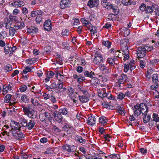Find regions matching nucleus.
Segmentation results:
<instances>
[{"label": "nucleus", "instance_id": "5701e85b", "mask_svg": "<svg viewBox=\"0 0 159 159\" xmlns=\"http://www.w3.org/2000/svg\"><path fill=\"white\" fill-rule=\"evenodd\" d=\"M116 60H117V58L115 57H114L113 58H108L107 61V62L111 66H113L114 64L116 63L115 61Z\"/></svg>", "mask_w": 159, "mask_h": 159}, {"label": "nucleus", "instance_id": "a19ab883", "mask_svg": "<svg viewBox=\"0 0 159 159\" xmlns=\"http://www.w3.org/2000/svg\"><path fill=\"white\" fill-rule=\"evenodd\" d=\"M4 70L6 72H8L11 71L12 70L11 66L10 64H7L4 66Z\"/></svg>", "mask_w": 159, "mask_h": 159}, {"label": "nucleus", "instance_id": "423d86ee", "mask_svg": "<svg viewBox=\"0 0 159 159\" xmlns=\"http://www.w3.org/2000/svg\"><path fill=\"white\" fill-rule=\"evenodd\" d=\"M128 40L127 39H123L120 41V44L122 49L123 50L127 51L128 50V47L129 46Z\"/></svg>", "mask_w": 159, "mask_h": 159}, {"label": "nucleus", "instance_id": "dca6fc26", "mask_svg": "<svg viewBox=\"0 0 159 159\" xmlns=\"http://www.w3.org/2000/svg\"><path fill=\"white\" fill-rule=\"evenodd\" d=\"M142 115H143V123H147L150 121V119H151L150 116L148 115V113H147V112H144V113H143Z\"/></svg>", "mask_w": 159, "mask_h": 159}, {"label": "nucleus", "instance_id": "8fccbe9b", "mask_svg": "<svg viewBox=\"0 0 159 159\" xmlns=\"http://www.w3.org/2000/svg\"><path fill=\"white\" fill-rule=\"evenodd\" d=\"M50 85L52 91L53 90L56 89L58 86V85L55 82L52 83Z\"/></svg>", "mask_w": 159, "mask_h": 159}, {"label": "nucleus", "instance_id": "c85d7f7f", "mask_svg": "<svg viewBox=\"0 0 159 159\" xmlns=\"http://www.w3.org/2000/svg\"><path fill=\"white\" fill-rule=\"evenodd\" d=\"M51 50V47L50 46H46L44 49L43 53L45 54H49Z\"/></svg>", "mask_w": 159, "mask_h": 159}, {"label": "nucleus", "instance_id": "393cba45", "mask_svg": "<svg viewBox=\"0 0 159 159\" xmlns=\"http://www.w3.org/2000/svg\"><path fill=\"white\" fill-rule=\"evenodd\" d=\"M99 67L101 70L103 72L106 73H108L109 72V69L108 67H106L104 65L100 64L99 65Z\"/></svg>", "mask_w": 159, "mask_h": 159}, {"label": "nucleus", "instance_id": "603ef678", "mask_svg": "<svg viewBox=\"0 0 159 159\" xmlns=\"http://www.w3.org/2000/svg\"><path fill=\"white\" fill-rule=\"evenodd\" d=\"M62 36H67L69 34V31L66 29H63L61 33Z\"/></svg>", "mask_w": 159, "mask_h": 159}, {"label": "nucleus", "instance_id": "c9c22d12", "mask_svg": "<svg viewBox=\"0 0 159 159\" xmlns=\"http://www.w3.org/2000/svg\"><path fill=\"white\" fill-rule=\"evenodd\" d=\"M37 58H30L26 60V62L30 64H32L35 63L36 61H37Z\"/></svg>", "mask_w": 159, "mask_h": 159}, {"label": "nucleus", "instance_id": "e433bc0d", "mask_svg": "<svg viewBox=\"0 0 159 159\" xmlns=\"http://www.w3.org/2000/svg\"><path fill=\"white\" fill-rule=\"evenodd\" d=\"M99 120L101 125H104L107 122V119L104 116H101L99 118Z\"/></svg>", "mask_w": 159, "mask_h": 159}, {"label": "nucleus", "instance_id": "bf43d9fd", "mask_svg": "<svg viewBox=\"0 0 159 159\" xmlns=\"http://www.w3.org/2000/svg\"><path fill=\"white\" fill-rule=\"evenodd\" d=\"M55 74L52 71H49L47 75V77H49L50 78L53 77Z\"/></svg>", "mask_w": 159, "mask_h": 159}, {"label": "nucleus", "instance_id": "49530a36", "mask_svg": "<svg viewBox=\"0 0 159 159\" xmlns=\"http://www.w3.org/2000/svg\"><path fill=\"white\" fill-rule=\"evenodd\" d=\"M102 43L103 45L109 48L111 47V43L110 42L108 41H102Z\"/></svg>", "mask_w": 159, "mask_h": 159}, {"label": "nucleus", "instance_id": "864d4df0", "mask_svg": "<svg viewBox=\"0 0 159 159\" xmlns=\"http://www.w3.org/2000/svg\"><path fill=\"white\" fill-rule=\"evenodd\" d=\"M155 84L152 85L151 86V89L152 90H155V91H157L159 87V84Z\"/></svg>", "mask_w": 159, "mask_h": 159}, {"label": "nucleus", "instance_id": "774afa93", "mask_svg": "<svg viewBox=\"0 0 159 159\" xmlns=\"http://www.w3.org/2000/svg\"><path fill=\"white\" fill-rule=\"evenodd\" d=\"M27 89V87L26 85H24L21 86L20 88V90L21 92H23L26 91Z\"/></svg>", "mask_w": 159, "mask_h": 159}, {"label": "nucleus", "instance_id": "39448f33", "mask_svg": "<svg viewBox=\"0 0 159 159\" xmlns=\"http://www.w3.org/2000/svg\"><path fill=\"white\" fill-rule=\"evenodd\" d=\"M103 58L102 55L99 53H96L95 55V58L93 60L94 63L97 64H99L100 62H103Z\"/></svg>", "mask_w": 159, "mask_h": 159}, {"label": "nucleus", "instance_id": "e2e57ef3", "mask_svg": "<svg viewBox=\"0 0 159 159\" xmlns=\"http://www.w3.org/2000/svg\"><path fill=\"white\" fill-rule=\"evenodd\" d=\"M31 70V69L30 67L27 66L23 70V73L25 74H26L27 72L30 71Z\"/></svg>", "mask_w": 159, "mask_h": 159}, {"label": "nucleus", "instance_id": "bb28decb", "mask_svg": "<svg viewBox=\"0 0 159 159\" xmlns=\"http://www.w3.org/2000/svg\"><path fill=\"white\" fill-rule=\"evenodd\" d=\"M59 113L63 115H66L68 113V110L67 108L66 107H62L59 109L58 111Z\"/></svg>", "mask_w": 159, "mask_h": 159}, {"label": "nucleus", "instance_id": "052dcab7", "mask_svg": "<svg viewBox=\"0 0 159 159\" xmlns=\"http://www.w3.org/2000/svg\"><path fill=\"white\" fill-rule=\"evenodd\" d=\"M129 64H125L124 65V71L125 72H127L128 70L129 69Z\"/></svg>", "mask_w": 159, "mask_h": 159}, {"label": "nucleus", "instance_id": "09e8293b", "mask_svg": "<svg viewBox=\"0 0 159 159\" xmlns=\"http://www.w3.org/2000/svg\"><path fill=\"white\" fill-rule=\"evenodd\" d=\"M35 20L37 24H40L42 20V16H37Z\"/></svg>", "mask_w": 159, "mask_h": 159}, {"label": "nucleus", "instance_id": "5fc2aeb1", "mask_svg": "<svg viewBox=\"0 0 159 159\" xmlns=\"http://www.w3.org/2000/svg\"><path fill=\"white\" fill-rule=\"evenodd\" d=\"M53 93H51V96H50V100L53 103H55L56 102V100L55 97L53 95Z\"/></svg>", "mask_w": 159, "mask_h": 159}, {"label": "nucleus", "instance_id": "f8f14e48", "mask_svg": "<svg viewBox=\"0 0 159 159\" xmlns=\"http://www.w3.org/2000/svg\"><path fill=\"white\" fill-rule=\"evenodd\" d=\"M38 32V28L34 26H31L27 29V32L31 35H33L34 34H36Z\"/></svg>", "mask_w": 159, "mask_h": 159}, {"label": "nucleus", "instance_id": "69168bd1", "mask_svg": "<svg viewBox=\"0 0 159 159\" xmlns=\"http://www.w3.org/2000/svg\"><path fill=\"white\" fill-rule=\"evenodd\" d=\"M134 113L135 116H138L141 113H142V112L140 111V110H134Z\"/></svg>", "mask_w": 159, "mask_h": 159}, {"label": "nucleus", "instance_id": "7ed1b4c3", "mask_svg": "<svg viewBox=\"0 0 159 159\" xmlns=\"http://www.w3.org/2000/svg\"><path fill=\"white\" fill-rule=\"evenodd\" d=\"M128 79V77L126 75L124 74H122L119 76L117 79L118 82L116 83L118 86L120 87V84H123L126 83Z\"/></svg>", "mask_w": 159, "mask_h": 159}, {"label": "nucleus", "instance_id": "79ce46f5", "mask_svg": "<svg viewBox=\"0 0 159 159\" xmlns=\"http://www.w3.org/2000/svg\"><path fill=\"white\" fill-rule=\"evenodd\" d=\"M154 7L152 5L151 6H147L146 8V13H151L153 12Z\"/></svg>", "mask_w": 159, "mask_h": 159}, {"label": "nucleus", "instance_id": "2eb2a0df", "mask_svg": "<svg viewBox=\"0 0 159 159\" xmlns=\"http://www.w3.org/2000/svg\"><path fill=\"white\" fill-rule=\"evenodd\" d=\"M14 26L16 30H17L23 29L25 27V25L23 22L18 21L15 23Z\"/></svg>", "mask_w": 159, "mask_h": 159}, {"label": "nucleus", "instance_id": "3c124183", "mask_svg": "<svg viewBox=\"0 0 159 159\" xmlns=\"http://www.w3.org/2000/svg\"><path fill=\"white\" fill-rule=\"evenodd\" d=\"M125 96V95H124L122 93H120L117 95V98L119 99L122 100Z\"/></svg>", "mask_w": 159, "mask_h": 159}, {"label": "nucleus", "instance_id": "cd10ccee", "mask_svg": "<svg viewBox=\"0 0 159 159\" xmlns=\"http://www.w3.org/2000/svg\"><path fill=\"white\" fill-rule=\"evenodd\" d=\"M115 13V14H110L107 16L108 19L110 20H116L117 17V13Z\"/></svg>", "mask_w": 159, "mask_h": 159}, {"label": "nucleus", "instance_id": "6ab92c4d", "mask_svg": "<svg viewBox=\"0 0 159 159\" xmlns=\"http://www.w3.org/2000/svg\"><path fill=\"white\" fill-rule=\"evenodd\" d=\"M11 130L13 131H15L17 130H20V125L19 123L17 122H14L13 123H12L11 125Z\"/></svg>", "mask_w": 159, "mask_h": 159}, {"label": "nucleus", "instance_id": "72a5a7b5", "mask_svg": "<svg viewBox=\"0 0 159 159\" xmlns=\"http://www.w3.org/2000/svg\"><path fill=\"white\" fill-rule=\"evenodd\" d=\"M5 26L6 29H10V28L11 27V23H10V21L8 18H7L5 19Z\"/></svg>", "mask_w": 159, "mask_h": 159}, {"label": "nucleus", "instance_id": "4be33fe9", "mask_svg": "<svg viewBox=\"0 0 159 159\" xmlns=\"http://www.w3.org/2000/svg\"><path fill=\"white\" fill-rule=\"evenodd\" d=\"M96 119L95 116H90L88 119V124L90 125H93L96 123Z\"/></svg>", "mask_w": 159, "mask_h": 159}, {"label": "nucleus", "instance_id": "a878e982", "mask_svg": "<svg viewBox=\"0 0 159 159\" xmlns=\"http://www.w3.org/2000/svg\"><path fill=\"white\" fill-rule=\"evenodd\" d=\"M21 100L25 103H29L30 102V98L26 95H24L21 97Z\"/></svg>", "mask_w": 159, "mask_h": 159}, {"label": "nucleus", "instance_id": "9d476101", "mask_svg": "<svg viewBox=\"0 0 159 159\" xmlns=\"http://www.w3.org/2000/svg\"><path fill=\"white\" fill-rule=\"evenodd\" d=\"M44 28L48 31H50L52 29L51 21L49 19L46 20L44 23Z\"/></svg>", "mask_w": 159, "mask_h": 159}, {"label": "nucleus", "instance_id": "c03bdc74", "mask_svg": "<svg viewBox=\"0 0 159 159\" xmlns=\"http://www.w3.org/2000/svg\"><path fill=\"white\" fill-rule=\"evenodd\" d=\"M153 121H155L156 122L159 121V117H158V115L156 113H154L152 115Z\"/></svg>", "mask_w": 159, "mask_h": 159}, {"label": "nucleus", "instance_id": "412c9836", "mask_svg": "<svg viewBox=\"0 0 159 159\" xmlns=\"http://www.w3.org/2000/svg\"><path fill=\"white\" fill-rule=\"evenodd\" d=\"M35 122L33 120H30L28 122L26 127L29 130L32 129L34 126L35 125Z\"/></svg>", "mask_w": 159, "mask_h": 159}, {"label": "nucleus", "instance_id": "ddd939ff", "mask_svg": "<svg viewBox=\"0 0 159 159\" xmlns=\"http://www.w3.org/2000/svg\"><path fill=\"white\" fill-rule=\"evenodd\" d=\"M89 95H79L78 96L79 100L80 102L82 103L86 102L89 101Z\"/></svg>", "mask_w": 159, "mask_h": 159}, {"label": "nucleus", "instance_id": "1a4fd4ad", "mask_svg": "<svg viewBox=\"0 0 159 159\" xmlns=\"http://www.w3.org/2000/svg\"><path fill=\"white\" fill-rule=\"evenodd\" d=\"M105 3L106 5V8L108 10H112L114 13H116L117 10V6L113 5L109 2H106Z\"/></svg>", "mask_w": 159, "mask_h": 159}, {"label": "nucleus", "instance_id": "680f3d73", "mask_svg": "<svg viewBox=\"0 0 159 159\" xmlns=\"http://www.w3.org/2000/svg\"><path fill=\"white\" fill-rule=\"evenodd\" d=\"M18 5V6L19 7H20L21 6H23L24 5V3L23 1H20L19 2H14V4H15Z\"/></svg>", "mask_w": 159, "mask_h": 159}, {"label": "nucleus", "instance_id": "338daca9", "mask_svg": "<svg viewBox=\"0 0 159 159\" xmlns=\"http://www.w3.org/2000/svg\"><path fill=\"white\" fill-rule=\"evenodd\" d=\"M132 108L134 111V110H140L139 104H137L136 105H135L134 107H132Z\"/></svg>", "mask_w": 159, "mask_h": 159}, {"label": "nucleus", "instance_id": "b1692460", "mask_svg": "<svg viewBox=\"0 0 159 159\" xmlns=\"http://www.w3.org/2000/svg\"><path fill=\"white\" fill-rule=\"evenodd\" d=\"M68 4V0H62L60 3V6L61 9L66 8Z\"/></svg>", "mask_w": 159, "mask_h": 159}, {"label": "nucleus", "instance_id": "0e129e2a", "mask_svg": "<svg viewBox=\"0 0 159 159\" xmlns=\"http://www.w3.org/2000/svg\"><path fill=\"white\" fill-rule=\"evenodd\" d=\"M32 98H39L40 97V95L38 93H34L32 95Z\"/></svg>", "mask_w": 159, "mask_h": 159}, {"label": "nucleus", "instance_id": "9b49d317", "mask_svg": "<svg viewBox=\"0 0 159 159\" xmlns=\"http://www.w3.org/2000/svg\"><path fill=\"white\" fill-rule=\"evenodd\" d=\"M99 0H89L88 2L87 5L90 8H92L93 7H97L99 4Z\"/></svg>", "mask_w": 159, "mask_h": 159}, {"label": "nucleus", "instance_id": "4468645a", "mask_svg": "<svg viewBox=\"0 0 159 159\" xmlns=\"http://www.w3.org/2000/svg\"><path fill=\"white\" fill-rule=\"evenodd\" d=\"M98 96L101 98L107 97L109 99H111V95H109V94H107L104 90L99 91L98 92Z\"/></svg>", "mask_w": 159, "mask_h": 159}, {"label": "nucleus", "instance_id": "473e14b6", "mask_svg": "<svg viewBox=\"0 0 159 159\" xmlns=\"http://www.w3.org/2000/svg\"><path fill=\"white\" fill-rule=\"evenodd\" d=\"M152 80L153 82L155 84H158L159 82L158 80V75L157 74H154L152 77Z\"/></svg>", "mask_w": 159, "mask_h": 159}, {"label": "nucleus", "instance_id": "2f4dec72", "mask_svg": "<svg viewBox=\"0 0 159 159\" xmlns=\"http://www.w3.org/2000/svg\"><path fill=\"white\" fill-rule=\"evenodd\" d=\"M84 75L86 76L92 78L94 75V74L92 71L90 72L88 71H86L84 72Z\"/></svg>", "mask_w": 159, "mask_h": 159}, {"label": "nucleus", "instance_id": "0eeeda50", "mask_svg": "<svg viewBox=\"0 0 159 159\" xmlns=\"http://www.w3.org/2000/svg\"><path fill=\"white\" fill-rule=\"evenodd\" d=\"M52 113V116L54 117L55 120L58 123L61 122L62 119L61 114L57 111H53Z\"/></svg>", "mask_w": 159, "mask_h": 159}, {"label": "nucleus", "instance_id": "7c9ffc66", "mask_svg": "<svg viewBox=\"0 0 159 159\" xmlns=\"http://www.w3.org/2000/svg\"><path fill=\"white\" fill-rule=\"evenodd\" d=\"M16 30L15 28L13 27L10 28L9 30V35L11 37L14 36L16 31Z\"/></svg>", "mask_w": 159, "mask_h": 159}, {"label": "nucleus", "instance_id": "6e6552de", "mask_svg": "<svg viewBox=\"0 0 159 159\" xmlns=\"http://www.w3.org/2000/svg\"><path fill=\"white\" fill-rule=\"evenodd\" d=\"M62 130L66 131L69 135H72L74 133L73 128L68 125H66L63 127Z\"/></svg>", "mask_w": 159, "mask_h": 159}, {"label": "nucleus", "instance_id": "aec40b11", "mask_svg": "<svg viewBox=\"0 0 159 159\" xmlns=\"http://www.w3.org/2000/svg\"><path fill=\"white\" fill-rule=\"evenodd\" d=\"M139 106L140 110L141 111L142 115L143 114V113H144V112H147V113H148V107L145 104L141 103L139 104Z\"/></svg>", "mask_w": 159, "mask_h": 159}, {"label": "nucleus", "instance_id": "f03ea898", "mask_svg": "<svg viewBox=\"0 0 159 159\" xmlns=\"http://www.w3.org/2000/svg\"><path fill=\"white\" fill-rule=\"evenodd\" d=\"M137 54L138 57L142 58L146 55V49L144 47L140 46L138 47L137 50Z\"/></svg>", "mask_w": 159, "mask_h": 159}, {"label": "nucleus", "instance_id": "a211bd4d", "mask_svg": "<svg viewBox=\"0 0 159 159\" xmlns=\"http://www.w3.org/2000/svg\"><path fill=\"white\" fill-rule=\"evenodd\" d=\"M43 12L40 10H37L32 11L31 13V16L32 17H34L36 16H42Z\"/></svg>", "mask_w": 159, "mask_h": 159}, {"label": "nucleus", "instance_id": "a18cd8bd", "mask_svg": "<svg viewBox=\"0 0 159 159\" xmlns=\"http://www.w3.org/2000/svg\"><path fill=\"white\" fill-rule=\"evenodd\" d=\"M54 60L56 62L57 64L61 65L62 64V59L59 57H56Z\"/></svg>", "mask_w": 159, "mask_h": 159}, {"label": "nucleus", "instance_id": "37998d69", "mask_svg": "<svg viewBox=\"0 0 159 159\" xmlns=\"http://www.w3.org/2000/svg\"><path fill=\"white\" fill-rule=\"evenodd\" d=\"M122 3L125 6H129L132 3L131 0H122Z\"/></svg>", "mask_w": 159, "mask_h": 159}, {"label": "nucleus", "instance_id": "4d7b16f0", "mask_svg": "<svg viewBox=\"0 0 159 159\" xmlns=\"http://www.w3.org/2000/svg\"><path fill=\"white\" fill-rule=\"evenodd\" d=\"M39 119L40 120L43 122V121H47L44 114H41L39 116Z\"/></svg>", "mask_w": 159, "mask_h": 159}, {"label": "nucleus", "instance_id": "f257e3e1", "mask_svg": "<svg viewBox=\"0 0 159 159\" xmlns=\"http://www.w3.org/2000/svg\"><path fill=\"white\" fill-rule=\"evenodd\" d=\"M23 111L24 114L27 116L29 117L31 119H34L36 118L37 113L34 110L32 106L30 104H28L26 106L22 105Z\"/></svg>", "mask_w": 159, "mask_h": 159}, {"label": "nucleus", "instance_id": "de8ad7c7", "mask_svg": "<svg viewBox=\"0 0 159 159\" xmlns=\"http://www.w3.org/2000/svg\"><path fill=\"white\" fill-rule=\"evenodd\" d=\"M63 148L64 150L67 151L68 152H70L71 151L70 146L68 145H66L63 146Z\"/></svg>", "mask_w": 159, "mask_h": 159}, {"label": "nucleus", "instance_id": "ea45409f", "mask_svg": "<svg viewBox=\"0 0 159 159\" xmlns=\"http://www.w3.org/2000/svg\"><path fill=\"white\" fill-rule=\"evenodd\" d=\"M44 115L47 121H51L52 120V117L51 116V115L49 113L45 112L44 113Z\"/></svg>", "mask_w": 159, "mask_h": 159}, {"label": "nucleus", "instance_id": "13d9d810", "mask_svg": "<svg viewBox=\"0 0 159 159\" xmlns=\"http://www.w3.org/2000/svg\"><path fill=\"white\" fill-rule=\"evenodd\" d=\"M10 132L11 133V134H12L16 138V139H18V133H16L15 131H13L11 130H9Z\"/></svg>", "mask_w": 159, "mask_h": 159}, {"label": "nucleus", "instance_id": "6e6d98bb", "mask_svg": "<svg viewBox=\"0 0 159 159\" xmlns=\"http://www.w3.org/2000/svg\"><path fill=\"white\" fill-rule=\"evenodd\" d=\"M146 7H147L146 6V5L144 3H142L139 7L140 10L142 11H146Z\"/></svg>", "mask_w": 159, "mask_h": 159}, {"label": "nucleus", "instance_id": "58836bf2", "mask_svg": "<svg viewBox=\"0 0 159 159\" xmlns=\"http://www.w3.org/2000/svg\"><path fill=\"white\" fill-rule=\"evenodd\" d=\"M12 95L11 94H7L5 97L4 99V101L6 103H10L11 98Z\"/></svg>", "mask_w": 159, "mask_h": 159}, {"label": "nucleus", "instance_id": "f3484780", "mask_svg": "<svg viewBox=\"0 0 159 159\" xmlns=\"http://www.w3.org/2000/svg\"><path fill=\"white\" fill-rule=\"evenodd\" d=\"M16 49V47H11L8 46L4 48L5 52L6 54L7 53L12 54Z\"/></svg>", "mask_w": 159, "mask_h": 159}, {"label": "nucleus", "instance_id": "4c0bfd02", "mask_svg": "<svg viewBox=\"0 0 159 159\" xmlns=\"http://www.w3.org/2000/svg\"><path fill=\"white\" fill-rule=\"evenodd\" d=\"M159 62V60L157 59H154L150 61L149 65L150 66H155L157 63Z\"/></svg>", "mask_w": 159, "mask_h": 159}, {"label": "nucleus", "instance_id": "c756f323", "mask_svg": "<svg viewBox=\"0 0 159 159\" xmlns=\"http://www.w3.org/2000/svg\"><path fill=\"white\" fill-rule=\"evenodd\" d=\"M20 122L22 126L24 127H26L28 121L25 118H21L20 119Z\"/></svg>", "mask_w": 159, "mask_h": 159}, {"label": "nucleus", "instance_id": "20e7f679", "mask_svg": "<svg viewBox=\"0 0 159 159\" xmlns=\"http://www.w3.org/2000/svg\"><path fill=\"white\" fill-rule=\"evenodd\" d=\"M76 94H83L85 95H89L87 90L84 87L80 85H78L77 88Z\"/></svg>", "mask_w": 159, "mask_h": 159}, {"label": "nucleus", "instance_id": "f704fd0d", "mask_svg": "<svg viewBox=\"0 0 159 159\" xmlns=\"http://www.w3.org/2000/svg\"><path fill=\"white\" fill-rule=\"evenodd\" d=\"M38 98H31V102L34 106H38L39 105L38 100Z\"/></svg>", "mask_w": 159, "mask_h": 159}]
</instances>
